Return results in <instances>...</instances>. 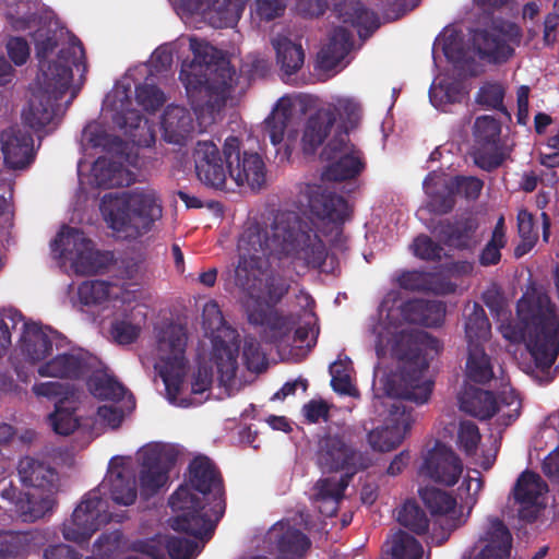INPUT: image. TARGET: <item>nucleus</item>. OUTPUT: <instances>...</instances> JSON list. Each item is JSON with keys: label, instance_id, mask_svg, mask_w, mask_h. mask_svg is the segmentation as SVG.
Here are the masks:
<instances>
[{"label": "nucleus", "instance_id": "f257e3e1", "mask_svg": "<svg viewBox=\"0 0 559 559\" xmlns=\"http://www.w3.org/2000/svg\"><path fill=\"white\" fill-rule=\"evenodd\" d=\"M439 352V340L424 331L402 334L393 348L401 362L400 372L388 377L384 391L388 396L396 399L390 405V416L382 427L369 431L368 443L374 451L389 452L397 448L411 430L414 418L403 402L423 405L430 399L433 382L425 379L429 362L424 349Z\"/></svg>", "mask_w": 559, "mask_h": 559}, {"label": "nucleus", "instance_id": "f03ea898", "mask_svg": "<svg viewBox=\"0 0 559 559\" xmlns=\"http://www.w3.org/2000/svg\"><path fill=\"white\" fill-rule=\"evenodd\" d=\"M300 209L332 223L329 235L318 233L314 223L296 211L278 210L270 226L249 223L238 245H344L342 225L350 216L348 202L321 185H304L297 195Z\"/></svg>", "mask_w": 559, "mask_h": 559}, {"label": "nucleus", "instance_id": "7ed1b4c3", "mask_svg": "<svg viewBox=\"0 0 559 559\" xmlns=\"http://www.w3.org/2000/svg\"><path fill=\"white\" fill-rule=\"evenodd\" d=\"M68 34V44L59 49L57 58L47 61V57L60 45L62 31H38L35 36V51L39 61L40 74L37 75L27 107L22 112L25 126L38 132L59 121L60 104L71 87L72 69L82 70L81 78L87 71L85 49L73 34Z\"/></svg>", "mask_w": 559, "mask_h": 559}, {"label": "nucleus", "instance_id": "20e7f679", "mask_svg": "<svg viewBox=\"0 0 559 559\" xmlns=\"http://www.w3.org/2000/svg\"><path fill=\"white\" fill-rule=\"evenodd\" d=\"M188 472V480L169 498V506L177 513L169 525L176 532L207 542L226 509L223 477L205 455L195 456Z\"/></svg>", "mask_w": 559, "mask_h": 559}, {"label": "nucleus", "instance_id": "39448f33", "mask_svg": "<svg viewBox=\"0 0 559 559\" xmlns=\"http://www.w3.org/2000/svg\"><path fill=\"white\" fill-rule=\"evenodd\" d=\"M503 335L524 343L535 367L548 371L559 355V314L549 295L537 288L524 293L516 302V319Z\"/></svg>", "mask_w": 559, "mask_h": 559}, {"label": "nucleus", "instance_id": "423d86ee", "mask_svg": "<svg viewBox=\"0 0 559 559\" xmlns=\"http://www.w3.org/2000/svg\"><path fill=\"white\" fill-rule=\"evenodd\" d=\"M193 61L182 67L179 79L194 110L224 103L233 87L235 69L222 50L198 38L190 39Z\"/></svg>", "mask_w": 559, "mask_h": 559}, {"label": "nucleus", "instance_id": "0eeeda50", "mask_svg": "<svg viewBox=\"0 0 559 559\" xmlns=\"http://www.w3.org/2000/svg\"><path fill=\"white\" fill-rule=\"evenodd\" d=\"M272 247H249L239 255L235 270L236 284L251 298L264 299L271 304L280 302L288 293L290 285L285 275L275 273L274 264L286 274L285 257L280 251L274 254Z\"/></svg>", "mask_w": 559, "mask_h": 559}, {"label": "nucleus", "instance_id": "6e6552de", "mask_svg": "<svg viewBox=\"0 0 559 559\" xmlns=\"http://www.w3.org/2000/svg\"><path fill=\"white\" fill-rule=\"evenodd\" d=\"M102 214L117 239L132 240L151 230L162 217V201L155 191L133 192L128 199L105 194Z\"/></svg>", "mask_w": 559, "mask_h": 559}, {"label": "nucleus", "instance_id": "1a4fd4ad", "mask_svg": "<svg viewBox=\"0 0 559 559\" xmlns=\"http://www.w3.org/2000/svg\"><path fill=\"white\" fill-rule=\"evenodd\" d=\"M187 329L182 324L169 323L157 335L160 354L158 373L170 400L175 401L181 391L187 372Z\"/></svg>", "mask_w": 559, "mask_h": 559}, {"label": "nucleus", "instance_id": "9d476101", "mask_svg": "<svg viewBox=\"0 0 559 559\" xmlns=\"http://www.w3.org/2000/svg\"><path fill=\"white\" fill-rule=\"evenodd\" d=\"M319 460L329 471H343L348 478L372 465L370 454L355 448L350 427L329 432L320 440Z\"/></svg>", "mask_w": 559, "mask_h": 559}, {"label": "nucleus", "instance_id": "9b49d317", "mask_svg": "<svg viewBox=\"0 0 559 559\" xmlns=\"http://www.w3.org/2000/svg\"><path fill=\"white\" fill-rule=\"evenodd\" d=\"M460 403L462 411L483 420L500 413L497 420L504 427L519 418L522 408L521 400L513 390L503 392L497 399L491 391L471 388L462 395Z\"/></svg>", "mask_w": 559, "mask_h": 559}, {"label": "nucleus", "instance_id": "f8f14e48", "mask_svg": "<svg viewBox=\"0 0 559 559\" xmlns=\"http://www.w3.org/2000/svg\"><path fill=\"white\" fill-rule=\"evenodd\" d=\"M322 160L328 162L323 178L329 181H345L356 178L365 168L359 152L349 142V134L340 128L323 147Z\"/></svg>", "mask_w": 559, "mask_h": 559}, {"label": "nucleus", "instance_id": "ddd939ff", "mask_svg": "<svg viewBox=\"0 0 559 559\" xmlns=\"http://www.w3.org/2000/svg\"><path fill=\"white\" fill-rule=\"evenodd\" d=\"M110 520L111 513L105 510V501L97 492L91 491L74 509L71 519L63 523L62 534L67 540L78 544L86 543Z\"/></svg>", "mask_w": 559, "mask_h": 559}, {"label": "nucleus", "instance_id": "4468645a", "mask_svg": "<svg viewBox=\"0 0 559 559\" xmlns=\"http://www.w3.org/2000/svg\"><path fill=\"white\" fill-rule=\"evenodd\" d=\"M224 154L229 165V180L236 186L247 185L254 190L265 183L266 167L262 156L257 152L241 150L239 138L230 135L225 139Z\"/></svg>", "mask_w": 559, "mask_h": 559}, {"label": "nucleus", "instance_id": "2eb2a0df", "mask_svg": "<svg viewBox=\"0 0 559 559\" xmlns=\"http://www.w3.org/2000/svg\"><path fill=\"white\" fill-rule=\"evenodd\" d=\"M50 254L61 270L76 275L103 274L116 263L111 251L97 247H51Z\"/></svg>", "mask_w": 559, "mask_h": 559}, {"label": "nucleus", "instance_id": "dca6fc26", "mask_svg": "<svg viewBox=\"0 0 559 559\" xmlns=\"http://www.w3.org/2000/svg\"><path fill=\"white\" fill-rule=\"evenodd\" d=\"M192 159L195 176L202 185L213 190H228L229 165L224 147L221 151L213 141H198Z\"/></svg>", "mask_w": 559, "mask_h": 559}, {"label": "nucleus", "instance_id": "f3484780", "mask_svg": "<svg viewBox=\"0 0 559 559\" xmlns=\"http://www.w3.org/2000/svg\"><path fill=\"white\" fill-rule=\"evenodd\" d=\"M177 459L178 453L171 447L155 444L146 448L142 453L139 476L141 493L146 497L155 495L168 481Z\"/></svg>", "mask_w": 559, "mask_h": 559}, {"label": "nucleus", "instance_id": "a211bd4d", "mask_svg": "<svg viewBox=\"0 0 559 559\" xmlns=\"http://www.w3.org/2000/svg\"><path fill=\"white\" fill-rule=\"evenodd\" d=\"M98 365L99 361L96 356L82 348H73L68 352H58L40 364L37 373L44 378L81 380L87 377Z\"/></svg>", "mask_w": 559, "mask_h": 559}, {"label": "nucleus", "instance_id": "6ab92c4d", "mask_svg": "<svg viewBox=\"0 0 559 559\" xmlns=\"http://www.w3.org/2000/svg\"><path fill=\"white\" fill-rule=\"evenodd\" d=\"M463 473L460 456L441 441H436L423 456L419 475L444 486H454Z\"/></svg>", "mask_w": 559, "mask_h": 559}, {"label": "nucleus", "instance_id": "aec40b11", "mask_svg": "<svg viewBox=\"0 0 559 559\" xmlns=\"http://www.w3.org/2000/svg\"><path fill=\"white\" fill-rule=\"evenodd\" d=\"M419 497L432 516H440L441 536L438 544L449 539L450 534L465 523L462 510H457L456 499L449 492L427 486L420 488Z\"/></svg>", "mask_w": 559, "mask_h": 559}, {"label": "nucleus", "instance_id": "412c9836", "mask_svg": "<svg viewBox=\"0 0 559 559\" xmlns=\"http://www.w3.org/2000/svg\"><path fill=\"white\" fill-rule=\"evenodd\" d=\"M25 330L21 340V352L33 362H44L52 357L53 349H61L66 337L59 332L36 323L24 324Z\"/></svg>", "mask_w": 559, "mask_h": 559}, {"label": "nucleus", "instance_id": "4be33fe9", "mask_svg": "<svg viewBox=\"0 0 559 559\" xmlns=\"http://www.w3.org/2000/svg\"><path fill=\"white\" fill-rule=\"evenodd\" d=\"M248 0H180L181 8L190 13L204 12L210 24L215 28L235 26L240 20Z\"/></svg>", "mask_w": 559, "mask_h": 559}, {"label": "nucleus", "instance_id": "5701e85b", "mask_svg": "<svg viewBox=\"0 0 559 559\" xmlns=\"http://www.w3.org/2000/svg\"><path fill=\"white\" fill-rule=\"evenodd\" d=\"M294 106L285 98H281L270 116L264 120V129L274 146L284 144L285 155L292 154L293 146L298 139V130L294 123Z\"/></svg>", "mask_w": 559, "mask_h": 559}, {"label": "nucleus", "instance_id": "b1692460", "mask_svg": "<svg viewBox=\"0 0 559 559\" xmlns=\"http://www.w3.org/2000/svg\"><path fill=\"white\" fill-rule=\"evenodd\" d=\"M2 153L5 165L11 169H23L34 159V139L29 131L19 126L4 130L1 134Z\"/></svg>", "mask_w": 559, "mask_h": 559}, {"label": "nucleus", "instance_id": "393cba45", "mask_svg": "<svg viewBox=\"0 0 559 559\" xmlns=\"http://www.w3.org/2000/svg\"><path fill=\"white\" fill-rule=\"evenodd\" d=\"M333 12L340 22L356 28L364 40L380 27L378 15L367 9L360 0H337Z\"/></svg>", "mask_w": 559, "mask_h": 559}, {"label": "nucleus", "instance_id": "a878e982", "mask_svg": "<svg viewBox=\"0 0 559 559\" xmlns=\"http://www.w3.org/2000/svg\"><path fill=\"white\" fill-rule=\"evenodd\" d=\"M17 473L21 483L25 487L43 490L46 493L55 495L58 490V473L45 461L25 456L17 465Z\"/></svg>", "mask_w": 559, "mask_h": 559}, {"label": "nucleus", "instance_id": "bb28decb", "mask_svg": "<svg viewBox=\"0 0 559 559\" xmlns=\"http://www.w3.org/2000/svg\"><path fill=\"white\" fill-rule=\"evenodd\" d=\"M480 550L473 559H509L512 535L504 523L495 518L489 521L488 530L479 538Z\"/></svg>", "mask_w": 559, "mask_h": 559}, {"label": "nucleus", "instance_id": "cd10ccee", "mask_svg": "<svg viewBox=\"0 0 559 559\" xmlns=\"http://www.w3.org/2000/svg\"><path fill=\"white\" fill-rule=\"evenodd\" d=\"M472 44L479 58L490 63H503L514 52L504 34L496 31L477 29Z\"/></svg>", "mask_w": 559, "mask_h": 559}, {"label": "nucleus", "instance_id": "c85d7f7f", "mask_svg": "<svg viewBox=\"0 0 559 559\" xmlns=\"http://www.w3.org/2000/svg\"><path fill=\"white\" fill-rule=\"evenodd\" d=\"M249 321L262 326L263 340L275 345L286 343L295 325L289 317L282 316L276 310H254L249 314Z\"/></svg>", "mask_w": 559, "mask_h": 559}, {"label": "nucleus", "instance_id": "c756f323", "mask_svg": "<svg viewBox=\"0 0 559 559\" xmlns=\"http://www.w3.org/2000/svg\"><path fill=\"white\" fill-rule=\"evenodd\" d=\"M401 316L411 324L436 328L444 320L445 307L437 300L413 299L403 302Z\"/></svg>", "mask_w": 559, "mask_h": 559}, {"label": "nucleus", "instance_id": "7c9ffc66", "mask_svg": "<svg viewBox=\"0 0 559 559\" xmlns=\"http://www.w3.org/2000/svg\"><path fill=\"white\" fill-rule=\"evenodd\" d=\"M397 284L401 288L411 292H421L437 296L454 293L455 285L444 280L439 274L404 271L397 276Z\"/></svg>", "mask_w": 559, "mask_h": 559}, {"label": "nucleus", "instance_id": "2f4dec72", "mask_svg": "<svg viewBox=\"0 0 559 559\" xmlns=\"http://www.w3.org/2000/svg\"><path fill=\"white\" fill-rule=\"evenodd\" d=\"M354 46L353 34L343 26L335 27L328 43L318 53V64L325 71L335 69L349 53Z\"/></svg>", "mask_w": 559, "mask_h": 559}, {"label": "nucleus", "instance_id": "473e14b6", "mask_svg": "<svg viewBox=\"0 0 559 559\" xmlns=\"http://www.w3.org/2000/svg\"><path fill=\"white\" fill-rule=\"evenodd\" d=\"M164 140L171 144L183 145L193 131L191 114L181 106L169 105L162 115Z\"/></svg>", "mask_w": 559, "mask_h": 559}, {"label": "nucleus", "instance_id": "72a5a7b5", "mask_svg": "<svg viewBox=\"0 0 559 559\" xmlns=\"http://www.w3.org/2000/svg\"><path fill=\"white\" fill-rule=\"evenodd\" d=\"M333 128L335 126L332 111L320 108L312 114L306 122L301 139L304 152L307 154L314 153Z\"/></svg>", "mask_w": 559, "mask_h": 559}, {"label": "nucleus", "instance_id": "f704fd0d", "mask_svg": "<svg viewBox=\"0 0 559 559\" xmlns=\"http://www.w3.org/2000/svg\"><path fill=\"white\" fill-rule=\"evenodd\" d=\"M114 122L139 146L150 147L155 143V134L140 111L135 109L116 112Z\"/></svg>", "mask_w": 559, "mask_h": 559}, {"label": "nucleus", "instance_id": "c9c22d12", "mask_svg": "<svg viewBox=\"0 0 559 559\" xmlns=\"http://www.w3.org/2000/svg\"><path fill=\"white\" fill-rule=\"evenodd\" d=\"M478 226V218L474 214L467 213L453 219L439 222L435 231L447 242L456 241L459 245H466L475 235Z\"/></svg>", "mask_w": 559, "mask_h": 559}, {"label": "nucleus", "instance_id": "e433bc0d", "mask_svg": "<svg viewBox=\"0 0 559 559\" xmlns=\"http://www.w3.org/2000/svg\"><path fill=\"white\" fill-rule=\"evenodd\" d=\"M276 51V61L283 75L290 76L297 73L305 61V51L300 44L293 43L285 36H278L272 40Z\"/></svg>", "mask_w": 559, "mask_h": 559}, {"label": "nucleus", "instance_id": "4c0bfd02", "mask_svg": "<svg viewBox=\"0 0 559 559\" xmlns=\"http://www.w3.org/2000/svg\"><path fill=\"white\" fill-rule=\"evenodd\" d=\"M110 497L112 501L121 506H131L138 497L135 473L128 467H122L110 476Z\"/></svg>", "mask_w": 559, "mask_h": 559}, {"label": "nucleus", "instance_id": "58836bf2", "mask_svg": "<svg viewBox=\"0 0 559 559\" xmlns=\"http://www.w3.org/2000/svg\"><path fill=\"white\" fill-rule=\"evenodd\" d=\"M238 352L239 345L237 343H227L221 340L219 336L214 337L213 358L223 381H231L236 377Z\"/></svg>", "mask_w": 559, "mask_h": 559}, {"label": "nucleus", "instance_id": "ea45409f", "mask_svg": "<svg viewBox=\"0 0 559 559\" xmlns=\"http://www.w3.org/2000/svg\"><path fill=\"white\" fill-rule=\"evenodd\" d=\"M88 376V391L98 400L120 401L127 393L122 383L97 367Z\"/></svg>", "mask_w": 559, "mask_h": 559}, {"label": "nucleus", "instance_id": "a19ab883", "mask_svg": "<svg viewBox=\"0 0 559 559\" xmlns=\"http://www.w3.org/2000/svg\"><path fill=\"white\" fill-rule=\"evenodd\" d=\"M491 325L484 308L475 302L465 318V337L467 346H484L489 340Z\"/></svg>", "mask_w": 559, "mask_h": 559}, {"label": "nucleus", "instance_id": "79ce46f5", "mask_svg": "<svg viewBox=\"0 0 559 559\" xmlns=\"http://www.w3.org/2000/svg\"><path fill=\"white\" fill-rule=\"evenodd\" d=\"M56 503L55 495L51 493L41 497L25 493L24 498L17 502L15 511L22 522L33 523L52 512Z\"/></svg>", "mask_w": 559, "mask_h": 559}, {"label": "nucleus", "instance_id": "37998d69", "mask_svg": "<svg viewBox=\"0 0 559 559\" xmlns=\"http://www.w3.org/2000/svg\"><path fill=\"white\" fill-rule=\"evenodd\" d=\"M466 377L468 380L485 384L493 378L491 358L484 346H467Z\"/></svg>", "mask_w": 559, "mask_h": 559}, {"label": "nucleus", "instance_id": "c03bdc74", "mask_svg": "<svg viewBox=\"0 0 559 559\" xmlns=\"http://www.w3.org/2000/svg\"><path fill=\"white\" fill-rule=\"evenodd\" d=\"M33 535L29 532L0 530V559H20L29 554Z\"/></svg>", "mask_w": 559, "mask_h": 559}, {"label": "nucleus", "instance_id": "a18cd8bd", "mask_svg": "<svg viewBox=\"0 0 559 559\" xmlns=\"http://www.w3.org/2000/svg\"><path fill=\"white\" fill-rule=\"evenodd\" d=\"M542 478L537 473L530 469L524 471L513 487L515 502L524 507L535 506L542 495Z\"/></svg>", "mask_w": 559, "mask_h": 559}, {"label": "nucleus", "instance_id": "49530a36", "mask_svg": "<svg viewBox=\"0 0 559 559\" xmlns=\"http://www.w3.org/2000/svg\"><path fill=\"white\" fill-rule=\"evenodd\" d=\"M322 109L332 111L334 123L337 118L342 120V123L335 127L334 133L340 128H344L348 132V126L352 128L356 126L361 115L360 104L354 98L348 97H338L334 103L329 104L326 107H322Z\"/></svg>", "mask_w": 559, "mask_h": 559}, {"label": "nucleus", "instance_id": "de8ad7c7", "mask_svg": "<svg viewBox=\"0 0 559 559\" xmlns=\"http://www.w3.org/2000/svg\"><path fill=\"white\" fill-rule=\"evenodd\" d=\"M397 522L417 535L426 534L429 528L425 511L414 500H407L397 510Z\"/></svg>", "mask_w": 559, "mask_h": 559}, {"label": "nucleus", "instance_id": "09e8293b", "mask_svg": "<svg viewBox=\"0 0 559 559\" xmlns=\"http://www.w3.org/2000/svg\"><path fill=\"white\" fill-rule=\"evenodd\" d=\"M74 412L75 401L72 403L57 401L55 404V412L48 415V423L52 430L61 436L71 435L79 426Z\"/></svg>", "mask_w": 559, "mask_h": 559}, {"label": "nucleus", "instance_id": "8fccbe9b", "mask_svg": "<svg viewBox=\"0 0 559 559\" xmlns=\"http://www.w3.org/2000/svg\"><path fill=\"white\" fill-rule=\"evenodd\" d=\"M281 254H289L288 263L296 265V260H304V265L321 269L328 258V247H281Z\"/></svg>", "mask_w": 559, "mask_h": 559}, {"label": "nucleus", "instance_id": "3c124183", "mask_svg": "<svg viewBox=\"0 0 559 559\" xmlns=\"http://www.w3.org/2000/svg\"><path fill=\"white\" fill-rule=\"evenodd\" d=\"M310 547V538L293 526H288L277 540V548L281 554L298 558L304 557Z\"/></svg>", "mask_w": 559, "mask_h": 559}, {"label": "nucleus", "instance_id": "603ef678", "mask_svg": "<svg viewBox=\"0 0 559 559\" xmlns=\"http://www.w3.org/2000/svg\"><path fill=\"white\" fill-rule=\"evenodd\" d=\"M83 138L91 147L102 148L108 153H118L123 146V141L120 136L107 133L96 123L84 128Z\"/></svg>", "mask_w": 559, "mask_h": 559}, {"label": "nucleus", "instance_id": "864d4df0", "mask_svg": "<svg viewBox=\"0 0 559 559\" xmlns=\"http://www.w3.org/2000/svg\"><path fill=\"white\" fill-rule=\"evenodd\" d=\"M483 188L484 181L475 176L455 175L445 183V189H451L455 198L460 197L467 202L476 201Z\"/></svg>", "mask_w": 559, "mask_h": 559}, {"label": "nucleus", "instance_id": "5fc2aeb1", "mask_svg": "<svg viewBox=\"0 0 559 559\" xmlns=\"http://www.w3.org/2000/svg\"><path fill=\"white\" fill-rule=\"evenodd\" d=\"M500 122L493 117H478L474 123L475 146H500Z\"/></svg>", "mask_w": 559, "mask_h": 559}, {"label": "nucleus", "instance_id": "6e6d98bb", "mask_svg": "<svg viewBox=\"0 0 559 559\" xmlns=\"http://www.w3.org/2000/svg\"><path fill=\"white\" fill-rule=\"evenodd\" d=\"M424 548L421 544L408 533L400 530L392 539V559H421Z\"/></svg>", "mask_w": 559, "mask_h": 559}, {"label": "nucleus", "instance_id": "4d7b16f0", "mask_svg": "<svg viewBox=\"0 0 559 559\" xmlns=\"http://www.w3.org/2000/svg\"><path fill=\"white\" fill-rule=\"evenodd\" d=\"M110 286L107 281H86L79 286V299L85 306L99 305L108 299Z\"/></svg>", "mask_w": 559, "mask_h": 559}, {"label": "nucleus", "instance_id": "13d9d810", "mask_svg": "<svg viewBox=\"0 0 559 559\" xmlns=\"http://www.w3.org/2000/svg\"><path fill=\"white\" fill-rule=\"evenodd\" d=\"M242 359L249 371L262 372L267 367L266 355L262 352L260 342L251 335L243 338Z\"/></svg>", "mask_w": 559, "mask_h": 559}, {"label": "nucleus", "instance_id": "bf43d9fd", "mask_svg": "<svg viewBox=\"0 0 559 559\" xmlns=\"http://www.w3.org/2000/svg\"><path fill=\"white\" fill-rule=\"evenodd\" d=\"M32 391L38 397L58 399V401H64V403H72L75 399L73 386L58 381L35 383Z\"/></svg>", "mask_w": 559, "mask_h": 559}, {"label": "nucleus", "instance_id": "052dcab7", "mask_svg": "<svg viewBox=\"0 0 559 559\" xmlns=\"http://www.w3.org/2000/svg\"><path fill=\"white\" fill-rule=\"evenodd\" d=\"M481 440L478 426L472 420L460 423L457 430V447L466 455L473 456L478 450Z\"/></svg>", "mask_w": 559, "mask_h": 559}, {"label": "nucleus", "instance_id": "680f3d73", "mask_svg": "<svg viewBox=\"0 0 559 559\" xmlns=\"http://www.w3.org/2000/svg\"><path fill=\"white\" fill-rule=\"evenodd\" d=\"M429 179L430 175L424 180V188L429 195V202L427 204L429 211L439 215L452 212L456 204L454 193H452L451 189H445V192L431 191Z\"/></svg>", "mask_w": 559, "mask_h": 559}, {"label": "nucleus", "instance_id": "e2e57ef3", "mask_svg": "<svg viewBox=\"0 0 559 559\" xmlns=\"http://www.w3.org/2000/svg\"><path fill=\"white\" fill-rule=\"evenodd\" d=\"M136 103L146 111L155 112L165 103L163 91L154 84H140L135 87Z\"/></svg>", "mask_w": 559, "mask_h": 559}, {"label": "nucleus", "instance_id": "0e129e2a", "mask_svg": "<svg viewBox=\"0 0 559 559\" xmlns=\"http://www.w3.org/2000/svg\"><path fill=\"white\" fill-rule=\"evenodd\" d=\"M121 169L115 163H107L106 159L98 158L93 167V174L98 187L109 189L121 183Z\"/></svg>", "mask_w": 559, "mask_h": 559}, {"label": "nucleus", "instance_id": "69168bd1", "mask_svg": "<svg viewBox=\"0 0 559 559\" xmlns=\"http://www.w3.org/2000/svg\"><path fill=\"white\" fill-rule=\"evenodd\" d=\"M166 549L170 559H193L200 551L195 540L179 536H166Z\"/></svg>", "mask_w": 559, "mask_h": 559}, {"label": "nucleus", "instance_id": "338daca9", "mask_svg": "<svg viewBox=\"0 0 559 559\" xmlns=\"http://www.w3.org/2000/svg\"><path fill=\"white\" fill-rule=\"evenodd\" d=\"M346 487L347 480H344L343 478L338 483H332L329 479L322 481L317 500L331 504L326 515L332 516L336 513L338 503L344 497Z\"/></svg>", "mask_w": 559, "mask_h": 559}, {"label": "nucleus", "instance_id": "774afa93", "mask_svg": "<svg viewBox=\"0 0 559 559\" xmlns=\"http://www.w3.org/2000/svg\"><path fill=\"white\" fill-rule=\"evenodd\" d=\"M473 158L477 167L492 171L502 165L504 155L500 146H475Z\"/></svg>", "mask_w": 559, "mask_h": 559}]
</instances>
